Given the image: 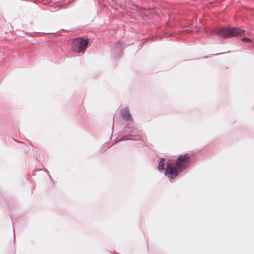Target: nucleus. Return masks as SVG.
Returning a JSON list of instances; mask_svg holds the SVG:
<instances>
[{
	"instance_id": "obj_1",
	"label": "nucleus",
	"mask_w": 254,
	"mask_h": 254,
	"mask_svg": "<svg viewBox=\"0 0 254 254\" xmlns=\"http://www.w3.org/2000/svg\"><path fill=\"white\" fill-rule=\"evenodd\" d=\"M190 158L188 154L180 155L175 162V167L171 163L166 164L165 175L171 179V182L178 176L179 172L183 171L189 166Z\"/></svg>"
},
{
	"instance_id": "obj_2",
	"label": "nucleus",
	"mask_w": 254,
	"mask_h": 254,
	"mask_svg": "<svg viewBox=\"0 0 254 254\" xmlns=\"http://www.w3.org/2000/svg\"><path fill=\"white\" fill-rule=\"evenodd\" d=\"M245 30L236 27H223L218 30L216 34L219 37L225 39L241 35Z\"/></svg>"
},
{
	"instance_id": "obj_3",
	"label": "nucleus",
	"mask_w": 254,
	"mask_h": 254,
	"mask_svg": "<svg viewBox=\"0 0 254 254\" xmlns=\"http://www.w3.org/2000/svg\"><path fill=\"white\" fill-rule=\"evenodd\" d=\"M88 42L89 40L87 38L84 39L78 37L74 39L71 45L73 52L77 53L84 52L87 47Z\"/></svg>"
},
{
	"instance_id": "obj_4",
	"label": "nucleus",
	"mask_w": 254,
	"mask_h": 254,
	"mask_svg": "<svg viewBox=\"0 0 254 254\" xmlns=\"http://www.w3.org/2000/svg\"><path fill=\"white\" fill-rule=\"evenodd\" d=\"M123 51V43L117 41L112 47V54L114 58L121 57Z\"/></svg>"
},
{
	"instance_id": "obj_5",
	"label": "nucleus",
	"mask_w": 254,
	"mask_h": 254,
	"mask_svg": "<svg viewBox=\"0 0 254 254\" xmlns=\"http://www.w3.org/2000/svg\"><path fill=\"white\" fill-rule=\"evenodd\" d=\"M121 116L126 121H132V118L128 108H123L121 110Z\"/></svg>"
},
{
	"instance_id": "obj_6",
	"label": "nucleus",
	"mask_w": 254,
	"mask_h": 254,
	"mask_svg": "<svg viewBox=\"0 0 254 254\" xmlns=\"http://www.w3.org/2000/svg\"><path fill=\"white\" fill-rule=\"evenodd\" d=\"M164 159H161V160L158 163V169L159 171H163L164 170Z\"/></svg>"
},
{
	"instance_id": "obj_7",
	"label": "nucleus",
	"mask_w": 254,
	"mask_h": 254,
	"mask_svg": "<svg viewBox=\"0 0 254 254\" xmlns=\"http://www.w3.org/2000/svg\"><path fill=\"white\" fill-rule=\"evenodd\" d=\"M241 40L244 42H251L252 41V40L248 37L242 38Z\"/></svg>"
},
{
	"instance_id": "obj_8",
	"label": "nucleus",
	"mask_w": 254,
	"mask_h": 254,
	"mask_svg": "<svg viewBox=\"0 0 254 254\" xmlns=\"http://www.w3.org/2000/svg\"><path fill=\"white\" fill-rule=\"evenodd\" d=\"M128 139H130V138H128L127 137V136L126 135H124V136H123L119 140V141H121V140H128Z\"/></svg>"
},
{
	"instance_id": "obj_9",
	"label": "nucleus",
	"mask_w": 254,
	"mask_h": 254,
	"mask_svg": "<svg viewBox=\"0 0 254 254\" xmlns=\"http://www.w3.org/2000/svg\"><path fill=\"white\" fill-rule=\"evenodd\" d=\"M126 131H127V132H129V134L130 135H131V136H134V135H133V134H132V131H128V130H127Z\"/></svg>"
},
{
	"instance_id": "obj_10",
	"label": "nucleus",
	"mask_w": 254,
	"mask_h": 254,
	"mask_svg": "<svg viewBox=\"0 0 254 254\" xmlns=\"http://www.w3.org/2000/svg\"><path fill=\"white\" fill-rule=\"evenodd\" d=\"M225 53H226L225 52H223L222 53L215 54V55H218L223 54H225Z\"/></svg>"
},
{
	"instance_id": "obj_11",
	"label": "nucleus",
	"mask_w": 254,
	"mask_h": 254,
	"mask_svg": "<svg viewBox=\"0 0 254 254\" xmlns=\"http://www.w3.org/2000/svg\"><path fill=\"white\" fill-rule=\"evenodd\" d=\"M13 233H14V228H13Z\"/></svg>"
}]
</instances>
